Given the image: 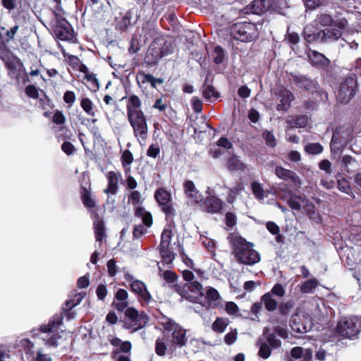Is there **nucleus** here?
Segmentation results:
<instances>
[{"label":"nucleus","instance_id":"5","mask_svg":"<svg viewBox=\"0 0 361 361\" xmlns=\"http://www.w3.org/2000/svg\"><path fill=\"white\" fill-rule=\"evenodd\" d=\"M231 37L242 42H251L256 40L259 33L255 23L250 22H237L230 29Z\"/></svg>","mask_w":361,"mask_h":361},{"label":"nucleus","instance_id":"20","mask_svg":"<svg viewBox=\"0 0 361 361\" xmlns=\"http://www.w3.org/2000/svg\"><path fill=\"white\" fill-rule=\"evenodd\" d=\"M276 175L281 179L290 181L296 187L300 186L301 181L299 176L293 171L283 168L282 166H276L275 169Z\"/></svg>","mask_w":361,"mask_h":361},{"label":"nucleus","instance_id":"57","mask_svg":"<svg viewBox=\"0 0 361 361\" xmlns=\"http://www.w3.org/2000/svg\"><path fill=\"white\" fill-rule=\"evenodd\" d=\"M286 39H287L288 43L296 45L300 42V37L297 32H289V29H288Z\"/></svg>","mask_w":361,"mask_h":361},{"label":"nucleus","instance_id":"19","mask_svg":"<svg viewBox=\"0 0 361 361\" xmlns=\"http://www.w3.org/2000/svg\"><path fill=\"white\" fill-rule=\"evenodd\" d=\"M148 52H150L156 59H158L168 55L171 51L168 50L165 39L162 37H156L150 44Z\"/></svg>","mask_w":361,"mask_h":361},{"label":"nucleus","instance_id":"53","mask_svg":"<svg viewBox=\"0 0 361 361\" xmlns=\"http://www.w3.org/2000/svg\"><path fill=\"white\" fill-rule=\"evenodd\" d=\"M82 109L89 115L94 116V112L92 111V102L89 98H82L80 102Z\"/></svg>","mask_w":361,"mask_h":361},{"label":"nucleus","instance_id":"64","mask_svg":"<svg viewBox=\"0 0 361 361\" xmlns=\"http://www.w3.org/2000/svg\"><path fill=\"white\" fill-rule=\"evenodd\" d=\"M61 149L63 150V152L64 153H66L67 155H71L73 154L75 151V148L74 147V145L68 142V141H65L62 145H61Z\"/></svg>","mask_w":361,"mask_h":361},{"label":"nucleus","instance_id":"48","mask_svg":"<svg viewBox=\"0 0 361 361\" xmlns=\"http://www.w3.org/2000/svg\"><path fill=\"white\" fill-rule=\"evenodd\" d=\"M266 343L268 345L271 347V348H279L281 345L280 339L277 338L274 333L268 334Z\"/></svg>","mask_w":361,"mask_h":361},{"label":"nucleus","instance_id":"14","mask_svg":"<svg viewBox=\"0 0 361 361\" xmlns=\"http://www.w3.org/2000/svg\"><path fill=\"white\" fill-rule=\"evenodd\" d=\"M290 76L294 84L299 89L314 94V91L319 88V83L317 80L312 78L307 75L291 73Z\"/></svg>","mask_w":361,"mask_h":361},{"label":"nucleus","instance_id":"58","mask_svg":"<svg viewBox=\"0 0 361 361\" xmlns=\"http://www.w3.org/2000/svg\"><path fill=\"white\" fill-rule=\"evenodd\" d=\"M206 295L208 300L212 301H216L220 298L219 293L215 288L212 287H208L206 290Z\"/></svg>","mask_w":361,"mask_h":361},{"label":"nucleus","instance_id":"6","mask_svg":"<svg viewBox=\"0 0 361 361\" xmlns=\"http://www.w3.org/2000/svg\"><path fill=\"white\" fill-rule=\"evenodd\" d=\"M336 331L339 336L353 339L361 331V317L352 316L343 318L338 322Z\"/></svg>","mask_w":361,"mask_h":361},{"label":"nucleus","instance_id":"59","mask_svg":"<svg viewBox=\"0 0 361 361\" xmlns=\"http://www.w3.org/2000/svg\"><path fill=\"white\" fill-rule=\"evenodd\" d=\"M160 153V147L158 145L152 144L147 150V155L149 157L156 159Z\"/></svg>","mask_w":361,"mask_h":361},{"label":"nucleus","instance_id":"60","mask_svg":"<svg viewBox=\"0 0 361 361\" xmlns=\"http://www.w3.org/2000/svg\"><path fill=\"white\" fill-rule=\"evenodd\" d=\"M163 278L167 283H175L178 279V276L173 271L166 270L163 272Z\"/></svg>","mask_w":361,"mask_h":361},{"label":"nucleus","instance_id":"52","mask_svg":"<svg viewBox=\"0 0 361 361\" xmlns=\"http://www.w3.org/2000/svg\"><path fill=\"white\" fill-rule=\"evenodd\" d=\"M271 348L267 343H261L258 351L259 356L263 359H267L271 353Z\"/></svg>","mask_w":361,"mask_h":361},{"label":"nucleus","instance_id":"2","mask_svg":"<svg viewBox=\"0 0 361 361\" xmlns=\"http://www.w3.org/2000/svg\"><path fill=\"white\" fill-rule=\"evenodd\" d=\"M63 323L62 314L54 315L48 324L41 325L39 329L30 331L31 337L33 341H38V345L44 343L47 348H56L61 344L62 336L54 332L58 331Z\"/></svg>","mask_w":361,"mask_h":361},{"label":"nucleus","instance_id":"16","mask_svg":"<svg viewBox=\"0 0 361 361\" xmlns=\"http://www.w3.org/2000/svg\"><path fill=\"white\" fill-rule=\"evenodd\" d=\"M276 99L279 102L276 106V110L279 111H287L291 102L295 99V96L291 91L286 87L280 88L275 92Z\"/></svg>","mask_w":361,"mask_h":361},{"label":"nucleus","instance_id":"4","mask_svg":"<svg viewBox=\"0 0 361 361\" xmlns=\"http://www.w3.org/2000/svg\"><path fill=\"white\" fill-rule=\"evenodd\" d=\"M335 25L338 28L332 27L322 30L317 27L316 32H314L308 43L329 44L338 40L341 37L343 31L346 29L348 21L345 18L338 19Z\"/></svg>","mask_w":361,"mask_h":361},{"label":"nucleus","instance_id":"56","mask_svg":"<svg viewBox=\"0 0 361 361\" xmlns=\"http://www.w3.org/2000/svg\"><path fill=\"white\" fill-rule=\"evenodd\" d=\"M147 233V228L142 224L135 225L133 231V239L136 240L140 238L144 234Z\"/></svg>","mask_w":361,"mask_h":361},{"label":"nucleus","instance_id":"54","mask_svg":"<svg viewBox=\"0 0 361 361\" xmlns=\"http://www.w3.org/2000/svg\"><path fill=\"white\" fill-rule=\"evenodd\" d=\"M214 54L216 56H214V62L218 65L221 64L224 61V56H225L224 50L223 49V48L221 47L216 46L214 48Z\"/></svg>","mask_w":361,"mask_h":361},{"label":"nucleus","instance_id":"51","mask_svg":"<svg viewBox=\"0 0 361 361\" xmlns=\"http://www.w3.org/2000/svg\"><path fill=\"white\" fill-rule=\"evenodd\" d=\"M302 198L301 195H294L287 200V203L293 210L300 211L301 209V204L298 200H302Z\"/></svg>","mask_w":361,"mask_h":361},{"label":"nucleus","instance_id":"24","mask_svg":"<svg viewBox=\"0 0 361 361\" xmlns=\"http://www.w3.org/2000/svg\"><path fill=\"white\" fill-rule=\"evenodd\" d=\"M204 205L205 210L212 214L218 213L222 209L221 200L214 196L207 197L204 202Z\"/></svg>","mask_w":361,"mask_h":361},{"label":"nucleus","instance_id":"3","mask_svg":"<svg viewBox=\"0 0 361 361\" xmlns=\"http://www.w3.org/2000/svg\"><path fill=\"white\" fill-rule=\"evenodd\" d=\"M233 253L239 263L249 266L258 263L261 259L260 255L253 249V244L243 238L233 243Z\"/></svg>","mask_w":361,"mask_h":361},{"label":"nucleus","instance_id":"27","mask_svg":"<svg viewBox=\"0 0 361 361\" xmlns=\"http://www.w3.org/2000/svg\"><path fill=\"white\" fill-rule=\"evenodd\" d=\"M202 94L208 101H215L220 97L219 92L216 90L214 87L212 85H206V82L202 87Z\"/></svg>","mask_w":361,"mask_h":361},{"label":"nucleus","instance_id":"21","mask_svg":"<svg viewBox=\"0 0 361 361\" xmlns=\"http://www.w3.org/2000/svg\"><path fill=\"white\" fill-rule=\"evenodd\" d=\"M137 83L140 88H145V84L149 83L152 88H157V85L164 83L163 78H156L149 73L140 71L137 75Z\"/></svg>","mask_w":361,"mask_h":361},{"label":"nucleus","instance_id":"32","mask_svg":"<svg viewBox=\"0 0 361 361\" xmlns=\"http://www.w3.org/2000/svg\"><path fill=\"white\" fill-rule=\"evenodd\" d=\"M227 167L230 171H244L245 165L240 161L236 155L233 154L228 160Z\"/></svg>","mask_w":361,"mask_h":361},{"label":"nucleus","instance_id":"62","mask_svg":"<svg viewBox=\"0 0 361 361\" xmlns=\"http://www.w3.org/2000/svg\"><path fill=\"white\" fill-rule=\"evenodd\" d=\"M319 169L330 175L332 173L331 163L328 159H323L319 163Z\"/></svg>","mask_w":361,"mask_h":361},{"label":"nucleus","instance_id":"10","mask_svg":"<svg viewBox=\"0 0 361 361\" xmlns=\"http://www.w3.org/2000/svg\"><path fill=\"white\" fill-rule=\"evenodd\" d=\"M38 341L34 342L30 338H24V352L29 361H52L51 357L44 354L42 348L38 345Z\"/></svg>","mask_w":361,"mask_h":361},{"label":"nucleus","instance_id":"26","mask_svg":"<svg viewBox=\"0 0 361 361\" xmlns=\"http://www.w3.org/2000/svg\"><path fill=\"white\" fill-rule=\"evenodd\" d=\"M334 20L331 16L329 14H321L317 16L315 19L314 23L317 25H320L322 27H328L327 28H338L337 26L335 25V23L337 21Z\"/></svg>","mask_w":361,"mask_h":361},{"label":"nucleus","instance_id":"50","mask_svg":"<svg viewBox=\"0 0 361 361\" xmlns=\"http://www.w3.org/2000/svg\"><path fill=\"white\" fill-rule=\"evenodd\" d=\"M7 68L9 70V74L12 78H15L16 80V85L18 86L19 90H20V73L16 70V66L12 63H7Z\"/></svg>","mask_w":361,"mask_h":361},{"label":"nucleus","instance_id":"25","mask_svg":"<svg viewBox=\"0 0 361 361\" xmlns=\"http://www.w3.org/2000/svg\"><path fill=\"white\" fill-rule=\"evenodd\" d=\"M108 180L107 188L104 190L106 194L116 195L118 190L117 174L114 171H109L106 175Z\"/></svg>","mask_w":361,"mask_h":361},{"label":"nucleus","instance_id":"18","mask_svg":"<svg viewBox=\"0 0 361 361\" xmlns=\"http://www.w3.org/2000/svg\"><path fill=\"white\" fill-rule=\"evenodd\" d=\"M272 6V0H254L249 6L242 11L245 14L263 15Z\"/></svg>","mask_w":361,"mask_h":361},{"label":"nucleus","instance_id":"34","mask_svg":"<svg viewBox=\"0 0 361 361\" xmlns=\"http://www.w3.org/2000/svg\"><path fill=\"white\" fill-rule=\"evenodd\" d=\"M229 324V321L226 318L216 317V320L212 325V329L214 332L223 333Z\"/></svg>","mask_w":361,"mask_h":361},{"label":"nucleus","instance_id":"61","mask_svg":"<svg viewBox=\"0 0 361 361\" xmlns=\"http://www.w3.org/2000/svg\"><path fill=\"white\" fill-rule=\"evenodd\" d=\"M269 293H271L272 296L283 297L285 294V290L281 283H276Z\"/></svg>","mask_w":361,"mask_h":361},{"label":"nucleus","instance_id":"41","mask_svg":"<svg viewBox=\"0 0 361 361\" xmlns=\"http://www.w3.org/2000/svg\"><path fill=\"white\" fill-rule=\"evenodd\" d=\"M251 188L257 199L262 200L264 198V190L259 182L253 181L251 184Z\"/></svg>","mask_w":361,"mask_h":361},{"label":"nucleus","instance_id":"29","mask_svg":"<svg viewBox=\"0 0 361 361\" xmlns=\"http://www.w3.org/2000/svg\"><path fill=\"white\" fill-rule=\"evenodd\" d=\"M94 230L96 241L102 243L106 236L105 226L102 219H98L94 222Z\"/></svg>","mask_w":361,"mask_h":361},{"label":"nucleus","instance_id":"47","mask_svg":"<svg viewBox=\"0 0 361 361\" xmlns=\"http://www.w3.org/2000/svg\"><path fill=\"white\" fill-rule=\"evenodd\" d=\"M294 302L292 300L279 304V310L281 315H288L293 307Z\"/></svg>","mask_w":361,"mask_h":361},{"label":"nucleus","instance_id":"35","mask_svg":"<svg viewBox=\"0 0 361 361\" xmlns=\"http://www.w3.org/2000/svg\"><path fill=\"white\" fill-rule=\"evenodd\" d=\"M337 188L340 191L350 195L353 199L355 198V194L352 192L350 183L345 178L337 180Z\"/></svg>","mask_w":361,"mask_h":361},{"label":"nucleus","instance_id":"40","mask_svg":"<svg viewBox=\"0 0 361 361\" xmlns=\"http://www.w3.org/2000/svg\"><path fill=\"white\" fill-rule=\"evenodd\" d=\"M317 286V280L315 279H309L301 285L300 291L302 293H311Z\"/></svg>","mask_w":361,"mask_h":361},{"label":"nucleus","instance_id":"42","mask_svg":"<svg viewBox=\"0 0 361 361\" xmlns=\"http://www.w3.org/2000/svg\"><path fill=\"white\" fill-rule=\"evenodd\" d=\"M343 145V143L341 142L338 133L337 131H335L333 133L331 142H330V147H331V152L332 154L336 153L340 147Z\"/></svg>","mask_w":361,"mask_h":361},{"label":"nucleus","instance_id":"31","mask_svg":"<svg viewBox=\"0 0 361 361\" xmlns=\"http://www.w3.org/2000/svg\"><path fill=\"white\" fill-rule=\"evenodd\" d=\"M341 167L347 173L352 171L356 166L357 161L354 157L350 155H344L341 158Z\"/></svg>","mask_w":361,"mask_h":361},{"label":"nucleus","instance_id":"44","mask_svg":"<svg viewBox=\"0 0 361 361\" xmlns=\"http://www.w3.org/2000/svg\"><path fill=\"white\" fill-rule=\"evenodd\" d=\"M85 78L87 80V81L90 84L88 88L90 90H92L93 92H96L99 90V81L94 74H92V73L86 74L85 76Z\"/></svg>","mask_w":361,"mask_h":361},{"label":"nucleus","instance_id":"46","mask_svg":"<svg viewBox=\"0 0 361 361\" xmlns=\"http://www.w3.org/2000/svg\"><path fill=\"white\" fill-rule=\"evenodd\" d=\"M172 237V232L170 229H164L161 235V243L159 247H169Z\"/></svg>","mask_w":361,"mask_h":361},{"label":"nucleus","instance_id":"23","mask_svg":"<svg viewBox=\"0 0 361 361\" xmlns=\"http://www.w3.org/2000/svg\"><path fill=\"white\" fill-rule=\"evenodd\" d=\"M185 193L188 197H190L195 204L200 202L203 197L199 190L195 188L193 181L187 180L183 183Z\"/></svg>","mask_w":361,"mask_h":361},{"label":"nucleus","instance_id":"39","mask_svg":"<svg viewBox=\"0 0 361 361\" xmlns=\"http://www.w3.org/2000/svg\"><path fill=\"white\" fill-rule=\"evenodd\" d=\"M81 197L82 203L85 207L92 208L95 206V202L91 198L90 192L85 187H82Z\"/></svg>","mask_w":361,"mask_h":361},{"label":"nucleus","instance_id":"38","mask_svg":"<svg viewBox=\"0 0 361 361\" xmlns=\"http://www.w3.org/2000/svg\"><path fill=\"white\" fill-rule=\"evenodd\" d=\"M323 146L319 142L308 143L305 147V151L309 154H319L323 152Z\"/></svg>","mask_w":361,"mask_h":361},{"label":"nucleus","instance_id":"13","mask_svg":"<svg viewBox=\"0 0 361 361\" xmlns=\"http://www.w3.org/2000/svg\"><path fill=\"white\" fill-rule=\"evenodd\" d=\"M53 32L59 40L71 41L74 37L72 25L63 18L57 19Z\"/></svg>","mask_w":361,"mask_h":361},{"label":"nucleus","instance_id":"49","mask_svg":"<svg viewBox=\"0 0 361 361\" xmlns=\"http://www.w3.org/2000/svg\"><path fill=\"white\" fill-rule=\"evenodd\" d=\"M317 25L314 24H307L306 25L302 30V37L308 43L310 37L314 34V32H316Z\"/></svg>","mask_w":361,"mask_h":361},{"label":"nucleus","instance_id":"8","mask_svg":"<svg viewBox=\"0 0 361 361\" xmlns=\"http://www.w3.org/2000/svg\"><path fill=\"white\" fill-rule=\"evenodd\" d=\"M124 278L130 283L131 291L138 295L139 301L142 306L148 305L152 302V297L144 282L135 279L134 276L129 273H126Z\"/></svg>","mask_w":361,"mask_h":361},{"label":"nucleus","instance_id":"7","mask_svg":"<svg viewBox=\"0 0 361 361\" xmlns=\"http://www.w3.org/2000/svg\"><path fill=\"white\" fill-rule=\"evenodd\" d=\"M357 75L350 73L340 85L337 99L341 104H348L355 97L357 90Z\"/></svg>","mask_w":361,"mask_h":361},{"label":"nucleus","instance_id":"15","mask_svg":"<svg viewBox=\"0 0 361 361\" xmlns=\"http://www.w3.org/2000/svg\"><path fill=\"white\" fill-rule=\"evenodd\" d=\"M307 57L311 66L319 71H327L330 67L331 61L324 54L316 50L310 49Z\"/></svg>","mask_w":361,"mask_h":361},{"label":"nucleus","instance_id":"17","mask_svg":"<svg viewBox=\"0 0 361 361\" xmlns=\"http://www.w3.org/2000/svg\"><path fill=\"white\" fill-rule=\"evenodd\" d=\"M134 8H130L127 11H121L115 18L116 28L121 32L126 31L129 27L135 24L138 16H136L135 20L133 23V14Z\"/></svg>","mask_w":361,"mask_h":361},{"label":"nucleus","instance_id":"55","mask_svg":"<svg viewBox=\"0 0 361 361\" xmlns=\"http://www.w3.org/2000/svg\"><path fill=\"white\" fill-rule=\"evenodd\" d=\"M238 331L236 329H232L227 333L224 336V342L226 344L231 345H233L237 340Z\"/></svg>","mask_w":361,"mask_h":361},{"label":"nucleus","instance_id":"1","mask_svg":"<svg viewBox=\"0 0 361 361\" xmlns=\"http://www.w3.org/2000/svg\"><path fill=\"white\" fill-rule=\"evenodd\" d=\"M142 102L135 94L128 97L126 104L127 116L133 130V134L139 142H145L148 137V125L144 112L140 109Z\"/></svg>","mask_w":361,"mask_h":361},{"label":"nucleus","instance_id":"9","mask_svg":"<svg viewBox=\"0 0 361 361\" xmlns=\"http://www.w3.org/2000/svg\"><path fill=\"white\" fill-rule=\"evenodd\" d=\"M154 199L165 214L166 219L171 221L175 216V209L171 204V192L164 188H159L154 192Z\"/></svg>","mask_w":361,"mask_h":361},{"label":"nucleus","instance_id":"43","mask_svg":"<svg viewBox=\"0 0 361 361\" xmlns=\"http://www.w3.org/2000/svg\"><path fill=\"white\" fill-rule=\"evenodd\" d=\"M266 145L269 147H275L277 145L276 140L272 132L265 130L262 135Z\"/></svg>","mask_w":361,"mask_h":361},{"label":"nucleus","instance_id":"33","mask_svg":"<svg viewBox=\"0 0 361 361\" xmlns=\"http://www.w3.org/2000/svg\"><path fill=\"white\" fill-rule=\"evenodd\" d=\"M121 159L125 172L127 173L130 170V165L133 162V155L129 149H126L123 152Z\"/></svg>","mask_w":361,"mask_h":361},{"label":"nucleus","instance_id":"28","mask_svg":"<svg viewBox=\"0 0 361 361\" xmlns=\"http://www.w3.org/2000/svg\"><path fill=\"white\" fill-rule=\"evenodd\" d=\"M261 301L268 312H273L278 307V302L273 298L271 293H264L261 298Z\"/></svg>","mask_w":361,"mask_h":361},{"label":"nucleus","instance_id":"37","mask_svg":"<svg viewBox=\"0 0 361 361\" xmlns=\"http://www.w3.org/2000/svg\"><path fill=\"white\" fill-rule=\"evenodd\" d=\"M149 322V317L145 312H139L138 317L135 318L132 325L135 329H140L144 327Z\"/></svg>","mask_w":361,"mask_h":361},{"label":"nucleus","instance_id":"45","mask_svg":"<svg viewBox=\"0 0 361 361\" xmlns=\"http://www.w3.org/2000/svg\"><path fill=\"white\" fill-rule=\"evenodd\" d=\"M160 255L166 263H171L174 259L173 253L169 250V247H159Z\"/></svg>","mask_w":361,"mask_h":361},{"label":"nucleus","instance_id":"12","mask_svg":"<svg viewBox=\"0 0 361 361\" xmlns=\"http://www.w3.org/2000/svg\"><path fill=\"white\" fill-rule=\"evenodd\" d=\"M141 194L137 190H133L129 197V201L136 207L135 215L142 219V224L147 227H150L153 223L152 216L150 212L145 210L142 207H137L140 203Z\"/></svg>","mask_w":361,"mask_h":361},{"label":"nucleus","instance_id":"63","mask_svg":"<svg viewBox=\"0 0 361 361\" xmlns=\"http://www.w3.org/2000/svg\"><path fill=\"white\" fill-rule=\"evenodd\" d=\"M25 91L29 97L37 99L39 96L38 89L33 85H27Z\"/></svg>","mask_w":361,"mask_h":361},{"label":"nucleus","instance_id":"22","mask_svg":"<svg viewBox=\"0 0 361 361\" xmlns=\"http://www.w3.org/2000/svg\"><path fill=\"white\" fill-rule=\"evenodd\" d=\"M290 326L293 331L298 334H305L312 329V324L310 322H303L298 314L292 315L290 319Z\"/></svg>","mask_w":361,"mask_h":361},{"label":"nucleus","instance_id":"11","mask_svg":"<svg viewBox=\"0 0 361 361\" xmlns=\"http://www.w3.org/2000/svg\"><path fill=\"white\" fill-rule=\"evenodd\" d=\"M164 329L171 332V343L176 347L182 348L187 343L186 330L174 321L169 319L164 324Z\"/></svg>","mask_w":361,"mask_h":361},{"label":"nucleus","instance_id":"36","mask_svg":"<svg viewBox=\"0 0 361 361\" xmlns=\"http://www.w3.org/2000/svg\"><path fill=\"white\" fill-rule=\"evenodd\" d=\"M288 123L295 128H305L308 123V117L306 115H300L289 120Z\"/></svg>","mask_w":361,"mask_h":361},{"label":"nucleus","instance_id":"30","mask_svg":"<svg viewBox=\"0 0 361 361\" xmlns=\"http://www.w3.org/2000/svg\"><path fill=\"white\" fill-rule=\"evenodd\" d=\"M110 343L114 347H120V351L124 353H128L130 352L132 345L130 341H122L119 338H113L109 340Z\"/></svg>","mask_w":361,"mask_h":361}]
</instances>
